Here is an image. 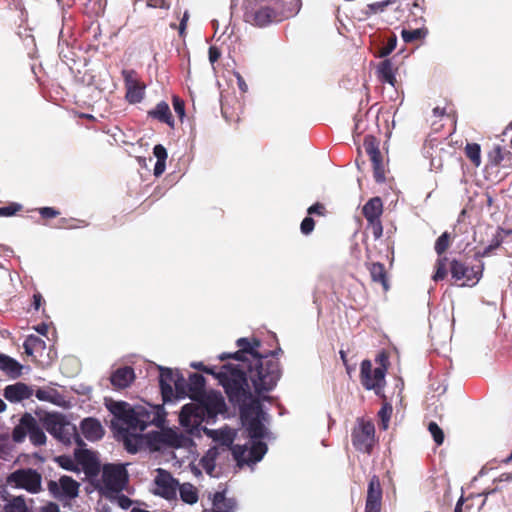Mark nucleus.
<instances>
[{"mask_svg": "<svg viewBox=\"0 0 512 512\" xmlns=\"http://www.w3.org/2000/svg\"><path fill=\"white\" fill-rule=\"evenodd\" d=\"M111 428L122 436L125 450L130 454L137 453L143 445L142 435L133 434L128 426H119L116 421L111 422Z\"/></svg>", "mask_w": 512, "mask_h": 512, "instance_id": "obj_20", "label": "nucleus"}, {"mask_svg": "<svg viewBox=\"0 0 512 512\" xmlns=\"http://www.w3.org/2000/svg\"><path fill=\"white\" fill-rule=\"evenodd\" d=\"M134 379L135 372L130 366L120 367L110 375V382L117 389H125L129 387Z\"/></svg>", "mask_w": 512, "mask_h": 512, "instance_id": "obj_25", "label": "nucleus"}, {"mask_svg": "<svg viewBox=\"0 0 512 512\" xmlns=\"http://www.w3.org/2000/svg\"><path fill=\"white\" fill-rule=\"evenodd\" d=\"M0 369L11 379H17L22 374L23 365L16 359L0 353Z\"/></svg>", "mask_w": 512, "mask_h": 512, "instance_id": "obj_27", "label": "nucleus"}, {"mask_svg": "<svg viewBox=\"0 0 512 512\" xmlns=\"http://www.w3.org/2000/svg\"><path fill=\"white\" fill-rule=\"evenodd\" d=\"M111 500H116L118 506L124 510L129 509L132 505V500L128 496L121 494V492L114 494Z\"/></svg>", "mask_w": 512, "mask_h": 512, "instance_id": "obj_57", "label": "nucleus"}, {"mask_svg": "<svg viewBox=\"0 0 512 512\" xmlns=\"http://www.w3.org/2000/svg\"><path fill=\"white\" fill-rule=\"evenodd\" d=\"M76 456L87 476L93 477L99 474L100 463L91 451L85 450L81 455Z\"/></svg>", "mask_w": 512, "mask_h": 512, "instance_id": "obj_26", "label": "nucleus"}, {"mask_svg": "<svg viewBox=\"0 0 512 512\" xmlns=\"http://www.w3.org/2000/svg\"><path fill=\"white\" fill-rule=\"evenodd\" d=\"M8 486L25 490L30 494H38L43 490L42 475L33 468H19L11 472L6 477Z\"/></svg>", "mask_w": 512, "mask_h": 512, "instance_id": "obj_9", "label": "nucleus"}, {"mask_svg": "<svg viewBox=\"0 0 512 512\" xmlns=\"http://www.w3.org/2000/svg\"><path fill=\"white\" fill-rule=\"evenodd\" d=\"M105 407L117 421L134 431H144L149 425L161 427L166 420L163 404L153 405L145 402L133 406L125 401L106 399Z\"/></svg>", "mask_w": 512, "mask_h": 512, "instance_id": "obj_3", "label": "nucleus"}, {"mask_svg": "<svg viewBox=\"0 0 512 512\" xmlns=\"http://www.w3.org/2000/svg\"><path fill=\"white\" fill-rule=\"evenodd\" d=\"M43 426L49 434L65 445H69L73 441L78 446L85 445L76 425L69 422L61 413L47 414L43 418Z\"/></svg>", "mask_w": 512, "mask_h": 512, "instance_id": "obj_7", "label": "nucleus"}, {"mask_svg": "<svg viewBox=\"0 0 512 512\" xmlns=\"http://www.w3.org/2000/svg\"><path fill=\"white\" fill-rule=\"evenodd\" d=\"M450 243V233L447 231L443 232L436 240L435 242V252L438 256H441L449 247Z\"/></svg>", "mask_w": 512, "mask_h": 512, "instance_id": "obj_48", "label": "nucleus"}, {"mask_svg": "<svg viewBox=\"0 0 512 512\" xmlns=\"http://www.w3.org/2000/svg\"><path fill=\"white\" fill-rule=\"evenodd\" d=\"M136 72L134 70H126L124 69L122 71V76H123V79H124V84H125V87H128L136 82H138V80L136 79Z\"/></svg>", "mask_w": 512, "mask_h": 512, "instance_id": "obj_62", "label": "nucleus"}, {"mask_svg": "<svg viewBox=\"0 0 512 512\" xmlns=\"http://www.w3.org/2000/svg\"><path fill=\"white\" fill-rule=\"evenodd\" d=\"M218 359L220 361H225V360H228V359H232V360H235L237 361V363H232L233 366H238V368L244 373L245 375V378L247 379V375H246V364H251L252 363V360H249L246 355L244 354V352H242L240 349H238L237 351L235 352H232V353H222L218 356Z\"/></svg>", "mask_w": 512, "mask_h": 512, "instance_id": "obj_36", "label": "nucleus"}, {"mask_svg": "<svg viewBox=\"0 0 512 512\" xmlns=\"http://www.w3.org/2000/svg\"><path fill=\"white\" fill-rule=\"evenodd\" d=\"M428 30L426 28L417 29H403L401 37L405 43H411L418 39H423L427 36Z\"/></svg>", "mask_w": 512, "mask_h": 512, "instance_id": "obj_43", "label": "nucleus"}, {"mask_svg": "<svg viewBox=\"0 0 512 512\" xmlns=\"http://www.w3.org/2000/svg\"><path fill=\"white\" fill-rule=\"evenodd\" d=\"M447 260L446 257L444 258H439L436 262V271L435 273L433 274L432 276V279L437 282V281H440V280H443L447 274V270H446V265H445V261Z\"/></svg>", "mask_w": 512, "mask_h": 512, "instance_id": "obj_55", "label": "nucleus"}, {"mask_svg": "<svg viewBox=\"0 0 512 512\" xmlns=\"http://www.w3.org/2000/svg\"><path fill=\"white\" fill-rule=\"evenodd\" d=\"M396 68L392 62V59L386 58L381 61L377 67L378 78L383 83H388L391 86H395L396 76H395Z\"/></svg>", "mask_w": 512, "mask_h": 512, "instance_id": "obj_28", "label": "nucleus"}, {"mask_svg": "<svg viewBox=\"0 0 512 512\" xmlns=\"http://www.w3.org/2000/svg\"><path fill=\"white\" fill-rule=\"evenodd\" d=\"M128 481L126 464L107 463L102 467L101 483L96 488L105 498L112 499L126 488Z\"/></svg>", "mask_w": 512, "mask_h": 512, "instance_id": "obj_6", "label": "nucleus"}, {"mask_svg": "<svg viewBox=\"0 0 512 512\" xmlns=\"http://www.w3.org/2000/svg\"><path fill=\"white\" fill-rule=\"evenodd\" d=\"M23 347L27 355H33L34 351L44 350L46 348V343L38 336L29 335L25 339Z\"/></svg>", "mask_w": 512, "mask_h": 512, "instance_id": "obj_41", "label": "nucleus"}, {"mask_svg": "<svg viewBox=\"0 0 512 512\" xmlns=\"http://www.w3.org/2000/svg\"><path fill=\"white\" fill-rule=\"evenodd\" d=\"M201 465L203 467V469L206 471L207 474H212V472L214 471L215 469V459L214 457H211V458H208V457H203L201 459Z\"/></svg>", "mask_w": 512, "mask_h": 512, "instance_id": "obj_64", "label": "nucleus"}, {"mask_svg": "<svg viewBox=\"0 0 512 512\" xmlns=\"http://www.w3.org/2000/svg\"><path fill=\"white\" fill-rule=\"evenodd\" d=\"M148 116L170 127H174V120L169 105L165 101L159 102L154 109L148 111Z\"/></svg>", "mask_w": 512, "mask_h": 512, "instance_id": "obj_32", "label": "nucleus"}, {"mask_svg": "<svg viewBox=\"0 0 512 512\" xmlns=\"http://www.w3.org/2000/svg\"><path fill=\"white\" fill-rule=\"evenodd\" d=\"M382 500V488L379 477L373 475L368 483L365 512H380Z\"/></svg>", "mask_w": 512, "mask_h": 512, "instance_id": "obj_21", "label": "nucleus"}, {"mask_svg": "<svg viewBox=\"0 0 512 512\" xmlns=\"http://www.w3.org/2000/svg\"><path fill=\"white\" fill-rule=\"evenodd\" d=\"M251 442L248 458L245 461L249 466L260 462L268 451L267 444L262 439H251Z\"/></svg>", "mask_w": 512, "mask_h": 512, "instance_id": "obj_29", "label": "nucleus"}, {"mask_svg": "<svg viewBox=\"0 0 512 512\" xmlns=\"http://www.w3.org/2000/svg\"><path fill=\"white\" fill-rule=\"evenodd\" d=\"M368 269H369L372 281L376 282V283H380L383 286L384 290H388L389 284L387 281L386 270H385L384 264H382L380 262H375V263L370 264Z\"/></svg>", "mask_w": 512, "mask_h": 512, "instance_id": "obj_37", "label": "nucleus"}, {"mask_svg": "<svg viewBox=\"0 0 512 512\" xmlns=\"http://www.w3.org/2000/svg\"><path fill=\"white\" fill-rule=\"evenodd\" d=\"M6 512H29L25 499L22 496H16L5 506Z\"/></svg>", "mask_w": 512, "mask_h": 512, "instance_id": "obj_46", "label": "nucleus"}, {"mask_svg": "<svg viewBox=\"0 0 512 512\" xmlns=\"http://www.w3.org/2000/svg\"><path fill=\"white\" fill-rule=\"evenodd\" d=\"M154 482L157 486V490L155 491L156 495L168 501L176 499L177 489L180 483L169 471L158 468Z\"/></svg>", "mask_w": 512, "mask_h": 512, "instance_id": "obj_17", "label": "nucleus"}, {"mask_svg": "<svg viewBox=\"0 0 512 512\" xmlns=\"http://www.w3.org/2000/svg\"><path fill=\"white\" fill-rule=\"evenodd\" d=\"M148 437L152 444H159L173 449L190 448L194 445V441L190 436L172 428L153 431L148 434Z\"/></svg>", "mask_w": 512, "mask_h": 512, "instance_id": "obj_10", "label": "nucleus"}, {"mask_svg": "<svg viewBox=\"0 0 512 512\" xmlns=\"http://www.w3.org/2000/svg\"><path fill=\"white\" fill-rule=\"evenodd\" d=\"M177 490L179 491L180 499L184 503L189 504V505H194L198 502V500H199L198 490L196 489V487L193 484H191L189 482L179 484Z\"/></svg>", "mask_w": 512, "mask_h": 512, "instance_id": "obj_35", "label": "nucleus"}, {"mask_svg": "<svg viewBox=\"0 0 512 512\" xmlns=\"http://www.w3.org/2000/svg\"><path fill=\"white\" fill-rule=\"evenodd\" d=\"M363 147L373 164L375 181L377 183L384 182L385 181V171H384V165H383L381 152L379 150L378 139L371 134L366 135L364 138Z\"/></svg>", "mask_w": 512, "mask_h": 512, "instance_id": "obj_15", "label": "nucleus"}, {"mask_svg": "<svg viewBox=\"0 0 512 512\" xmlns=\"http://www.w3.org/2000/svg\"><path fill=\"white\" fill-rule=\"evenodd\" d=\"M34 446H42L46 443V435L37 420L29 413H25L20 420Z\"/></svg>", "mask_w": 512, "mask_h": 512, "instance_id": "obj_19", "label": "nucleus"}, {"mask_svg": "<svg viewBox=\"0 0 512 512\" xmlns=\"http://www.w3.org/2000/svg\"><path fill=\"white\" fill-rule=\"evenodd\" d=\"M397 46V36L395 34H392L388 39L384 47H382L379 51V57L384 58L387 57L389 54L392 53V51Z\"/></svg>", "mask_w": 512, "mask_h": 512, "instance_id": "obj_53", "label": "nucleus"}, {"mask_svg": "<svg viewBox=\"0 0 512 512\" xmlns=\"http://www.w3.org/2000/svg\"><path fill=\"white\" fill-rule=\"evenodd\" d=\"M38 212L44 219H51L57 217L60 214L57 209L48 206L39 208Z\"/></svg>", "mask_w": 512, "mask_h": 512, "instance_id": "obj_61", "label": "nucleus"}, {"mask_svg": "<svg viewBox=\"0 0 512 512\" xmlns=\"http://www.w3.org/2000/svg\"><path fill=\"white\" fill-rule=\"evenodd\" d=\"M386 9L384 1L374 2L367 5L366 15L382 13Z\"/></svg>", "mask_w": 512, "mask_h": 512, "instance_id": "obj_59", "label": "nucleus"}, {"mask_svg": "<svg viewBox=\"0 0 512 512\" xmlns=\"http://www.w3.org/2000/svg\"><path fill=\"white\" fill-rule=\"evenodd\" d=\"M363 147L373 164L375 181L377 183L384 182L385 181V171H384V165H383L381 152L379 150L378 139L371 134L366 135L364 138Z\"/></svg>", "mask_w": 512, "mask_h": 512, "instance_id": "obj_16", "label": "nucleus"}, {"mask_svg": "<svg viewBox=\"0 0 512 512\" xmlns=\"http://www.w3.org/2000/svg\"><path fill=\"white\" fill-rule=\"evenodd\" d=\"M375 435V426L370 421H361L352 431V444L356 450L370 454Z\"/></svg>", "mask_w": 512, "mask_h": 512, "instance_id": "obj_13", "label": "nucleus"}, {"mask_svg": "<svg viewBox=\"0 0 512 512\" xmlns=\"http://www.w3.org/2000/svg\"><path fill=\"white\" fill-rule=\"evenodd\" d=\"M153 154L157 161H166L168 156L167 150L162 144H157L154 146Z\"/></svg>", "mask_w": 512, "mask_h": 512, "instance_id": "obj_63", "label": "nucleus"}, {"mask_svg": "<svg viewBox=\"0 0 512 512\" xmlns=\"http://www.w3.org/2000/svg\"><path fill=\"white\" fill-rule=\"evenodd\" d=\"M226 410L221 392L211 390L185 404L179 413V423L190 436H200L202 423H213L218 414Z\"/></svg>", "mask_w": 512, "mask_h": 512, "instance_id": "obj_2", "label": "nucleus"}, {"mask_svg": "<svg viewBox=\"0 0 512 512\" xmlns=\"http://www.w3.org/2000/svg\"><path fill=\"white\" fill-rule=\"evenodd\" d=\"M126 88L125 98L130 104L140 103L145 95V86L136 82Z\"/></svg>", "mask_w": 512, "mask_h": 512, "instance_id": "obj_40", "label": "nucleus"}, {"mask_svg": "<svg viewBox=\"0 0 512 512\" xmlns=\"http://www.w3.org/2000/svg\"><path fill=\"white\" fill-rule=\"evenodd\" d=\"M488 165L491 167L498 166L504 160V152L502 148L497 145L487 155Z\"/></svg>", "mask_w": 512, "mask_h": 512, "instance_id": "obj_47", "label": "nucleus"}, {"mask_svg": "<svg viewBox=\"0 0 512 512\" xmlns=\"http://www.w3.org/2000/svg\"><path fill=\"white\" fill-rule=\"evenodd\" d=\"M206 380L202 374L191 373L189 376V398L192 402L207 393Z\"/></svg>", "mask_w": 512, "mask_h": 512, "instance_id": "obj_30", "label": "nucleus"}, {"mask_svg": "<svg viewBox=\"0 0 512 512\" xmlns=\"http://www.w3.org/2000/svg\"><path fill=\"white\" fill-rule=\"evenodd\" d=\"M469 271V267L466 266L464 263H462L459 260L453 259L450 263V273L452 278L455 280H461L464 279V276H467V273Z\"/></svg>", "mask_w": 512, "mask_h": 512, "instance_id": "obj_45", "label": "nucleus"}, {"mask_svg": "<svg viewBox=\"0 0 512 512\" xmlns=\"http://www.w3.org/2000/svg\"><path fill=\"white\" fill-rule=\"evenodd\" d=\"M55 461L58 465L67 471H78L77 465L74 463V460L68 455H60L55 458Z\"/></svg>", "mask_w": 512, "mask_h": 512, "instance_id": "obj_49", "label": "nucleus"}, {"mask_svg": "<svg viewBox=\"0 0 512 512\" xmlns=\"http://www.w3.org/2000/svg\"><path fill=\"white\" fill-rule=\"evenodd\" d=\"M232 451L233 458L237 461L238 466L242 467L245 464L246 459L244 458L247 452L246 445H233L229 446Z\"/></svg>", "mask_w": 512, "mask_h": 512, "instance_id": "obj_50", "label": "nucleus"}, {"mask_svg": "<svg viewBox=\"0 0 512 512\" xmlns=\"http://www.w3.org/2000/svg\"><path fill=\"white\" fill-rule=\"evenodd\" d=\"M201 431L211 437L214 441L219 442L223 446H232L234 441V435L227 429H208L201 427Z\"/></svg>", "mask_w": 512, "mask_h": 512, "instance_id": "obj_34", "label": "nucleus"}, {"mask_svg": "<svg viewBox=\"0 0 512 512\" xmlns=\"http://www.w3.org/2000/svg\"><path fill=\"white\" fill-rule=\"evenodd\" d=\"M363 147L373 164L375 181L377 183L384 182L385 181V171H384V165H383L381 152L379 150L378 139L371 134L366 135L364 138Z\"/></svg>", "mask_w": 512, "mask_h": 512, "instance_id": "obj_14", "label": "nucleus"}, {"mask_svg": "<svg viewBox=\"0 0 512 512\" xmlns=\"http://www.w3.org/2000/svg\"><path fill=\"white\" fill-rule=\"evenodd\" d=\"M247 384L251 382L255 397H263L264 393L271 392L277 386L282 377V368L278 359L261 355L246 364Z\"/></svg>", "mask_w": 512, "mask_h": 512, "instance_id": "obj_5", "label": "nucleus"}, {"mask_svg": "<svg viewBox=\"0 0 512 512\" xmlns=\"http://www.w3.org/2000/svg\"><path fill=\"white\" fill-rule=\"evenodd\" d=\"M300 6V0H244V19L262 28L295 16Z\"/></svg>", "mask_w": 512, "mask_h": 512, "instance_id": "obj_4", "label": "nucleus"}, {"mask_svg": "<svg viewBox=\"0 0 512 512\" xmlns=\"http://www.w3.org/2000/svg\"><path fill=\"white\" fill-rule=\"evenodd\" d=\"M428 430L437 445H441L444 442V432L436 422H429Z\"/></svg>", "mask_w": 512, "mask_h": 512, "instance_id": "obj_51", "label": "nucleus"}, {"mask_svg": "<svg viewBox=\"0 0 512 512\" xmlns=\"http://www.w3.org/2000/svg\"><path fill=\"white\" fill-rule=\"evenodd\" d=\"M22 209V205L12 202L7 206L0 207V217H10Z\"/></svg>", "mask_w": 512, "mask_h": 512, "instance_id": "obj_56", "label": "nucleus"}, {"mask_svg": "<svg viewBox=\"0 0 512 512\" xmlns=\"http://www.w3.org/2000/svg\"><path fill=\"white\" fill-rule=\"evenodd\" d=\"M465 154L476 167L480 166L481 147L478 143H467L465 146Z\"/></svg>", "mask_w": 512, "mask_h": 512, "instance_id": "obj_44", "label": "nucleus"}, {"mask_svg": "<svg viewBox=\"0 0 512 512\" xmlns=\"http://www.w3.org/2000/svg\"><path fill=\"white\" fill-rule=\"evenodd\" d=\"M314 226H315L314 219L310 216H306L301 222L300 229L304 235H308L313 231Z\"/></svg>", "mask_w": 512, "mask_h": 512, "instance_id": "obj_58", "label": "nucleus"}, {"mask_svg": "<svg viewBox=\"0 0 512 512\" xmlns=\"http://www.w3.org/2000/svg\"><path fill=\"white\" fill-rule=\"evenodd\" d=\"M511 233L512 230H505L502 227H498L490 242L491 246L494 247V249H497L503 243L504 236H508Z\"/></svg>", "mask_w": 512, "mask_h": 512, "instance_id": "obj_54", "label": "nucleus"}, {"mask_svg": "<svg viewBox=\"0 0 512 512\" xmlns=\"http://www.w3.org/2000/svg\"><path fill=\"white\" fill-rule=\"evenodd\" d=\"M204 373L212 375L217 379L227 396L230 390L238 393L248 385L244 373L238 366H233L231 362L225 363L219 368L216 366H206Z\"/></svg>", "mask_w": 512, "mask_h": 512, "instance_id": "obj_8", "label": "nucleus"}, {"mask_svg": "<svg viewBox=\"0 0 512 512\" xmlns=\"http://www.w3.org/2000/svg\"><path fill=\"white\" fill-rule=\"evenodd\" d=\"M35 397L39 401L49 402L55 405H60L63 401V396L55 389L39 388L35 391Z\"/></svg>", "mask_w": 512, "mask_h": 512, "instance_id": "obj_39", "label": "nucleus"}, {"mask_svg": "<svg viewBox=\"0 0 512 512\" xmlns=\"http://www.w3.org/2000/svg\"><path fill=\"white\" fill-rule=\"evenodd\" d=\"M386 366L376 367L372 371V364L369 360H363L360 367L361 383L366 390H374L379 395L385 382Z\"/></svg>", "mask_w": 512, "mask_h": 512, "instance_id": "obj_12", "label": "nucleus"}, {"mask_svg": "<svg viewBox=\"0 0 512 512\" xmlns=\"http://www.w3.org/2000/svg\"><path fill=\"white\" fill-rule=\"evenodd\" d=\"M270 396L255 397L250 386L246 385L238 393L230 390L228 401L239 410L242 427L247 431L250 439L270 438L267 425L271 422V416L264 409L263 401H271Z\"/></svg>", "mask_w": 512, "mask_h": 512, "instance_id": "obj_1", "label": "nucleus"}, {"mask_svg": "<svg viewBox=\"0 0 512 512\" xmlns=\"http://www.w3.org/2000/svg\"><path fill=\"white\" fill-rule=\"evenodd\" d=\"M79 483L72 477L63 475L58 481L49 480L47 488L50 495L59 501H69L79 494Z\"/></svg>", "mask_w": 512, "mask_h": 512, "instance_id": "obj_11", "label": "nucleus"}, {"mask_svg": "<svg viewBox=\"0 0 512 512\" xmlns=\"http://www.w3.org/2000/svg\"><path fill=\"white\" fill-rule=\"evenodd\" d=\"M32 395L33 389L23 382L7 385L3 391V396L11 403H18L29 399Z\"/></svg>", "mask_w": 512, "mask_h": 512, "instance_id": "obj_23", "label": "nucleus"}, {"mask_svg": "<svg viewBox=\"0 0 512 512\" xmlns=\"http://www.w3.org/2000/svg\"><path fill=\"white\" fill-rule=\"evenodd\" d=\"M227 489L216 491L210 496L212 509H204L202 512H236L238 502L235 497H226Z\"/></svg>", "mask_w": 512, "mask_h": 512, "instance_id": "obj_18", "label": "nucleus"}, {"mask_svg": "<svg viewBox=\"0 0 512 512\" xmlns=\"http://www.w3.org/2000/svg\"><path fill=\"white\" fill-rule=\"evenodd\" d=\"M82 435L90 442H96L103 438L105 431L101 422L94 417H86L80 422Z\"/></svg>", "mask_w": 512, "mask_h": 512, "instance_id": "obj_24", "label": "nucleus"}, {"mask_svg": "<svg viewBox=\"0 0 512 512\" xmlns=\"http://www.w3.org/2000/svg\"><path fill=\"white\" fill-rule=\"evenodd\" d=\"M173 387H174L173 401L185 399L186 397H189V381H186V379L183 377V375L180 374L179 372L176 373V378L174 380Z\"/></svg>", "mask_w": 512, "mask_h": 512, "instance_id": "obj_38", "label": "nucleus"}, {"mask_svg": "<svg viewBox=\"0 0 512 512\" xmlns=\"http://www.w3.org/2000/svg\"><path fill=\"white\" fill-rule=\"evenodd\" d=\"M173 108L180 119H183L185 117V104L184 101L180 99L178 96L173 97Z\"/></svg>", "mask_w": 512, "mask_h": 512, "instance_id": "obj_60", "label": "nucleus"}, {"mask_svg": "<svg viewBox=\"0 0 512 512\" xmlns=\"http://www.w3.org/2000/svg\"><path fill=\"white\" fill-rule=\"evenodd\" d=\"M391 414L392 406L389 403H385L378 412L383 429H387Z\"/></svg>", "mask_w": 512, "mask_h": 512, "instance_id": "obj_52", "label": "nucleus"}, {"mask_svg": "<svg viewBox=\"0 0 512 512\" xmlns=\"http://www.w3.org/2000/svg\"><path fill=\"white\" fill-rule=\"evenodd\" d=\"M383 211V203L380 197L369 199L363 206L362 212L367 222L380 219Z\"/></svg>", "mask_w": 512, "mask_h": 512, "instance_id": "obj_31", "label": "nucleus"}, {"mask_svg": "<svg viewBox=\"0 0 512 512\" xmlns=\"http://www.w3.org/2000/svg\"><path fill=\"white\" fill-rule=\"evenodd\" d=\"M483 270H484L483 262H480L478 265L469 267L467 276H464L465 282L463 285L470 286V287L476 285L482 277Z\"/></svg>", "mask_w": 512, "mask_h": 512, "instance_id": "obj_42", "label": "nucleus"}, {"mask_svg": "<svg viewBox=\"0 0 512 512\" xmlns=\"http://www.w3.org/2000/svg\"><path fill=\"white\" fill-rule=\"evenodd\" d=\"M160 375H159V387L161 391V396L163 403L173 402L174 391L173 384L176 378V373L172 371L170 368L159 367Z\"/></svg>", "mask_w": 512, "mask_h": 512, "instance_id": "obj_22", "label": "nucleus"}, {"mask_svg": "<svg viewBox=\"0 0 512 512\" xmlns=\"http://www.w3.org/2000/svg\"><path fill=\"white\" fill-rule=\"evenodd\" d=\"M261 342L257 338H252L250 340L246 337H241L237 339L236 346L244 352L245 355H249L251 357V360L256 359L257 357L261 356L262 354L258 351V348L260 347Z\"/></svg>", "mask_w": 512, "mask_h": 512, "instance_id": "obj_33", "label": "nucleus"}]
</instances>
